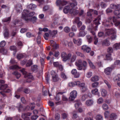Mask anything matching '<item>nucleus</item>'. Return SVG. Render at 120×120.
Returning <instances> with one entry per match:
<instances>
[{"label": "nucleus", "mask_w": 120, "mask_h": 120, "mask_svg": "<svg viewBox=\"0 0 120 120\" xmlns=\"http://www.w3.org/2000/svg\"><path fill=\"white\" fill-rule=\"evenodd\" d=\"M92 73L90 71L87 73L86 76L88 78H90L92 76Z\"/></svg>", "instance_id": "680f3d73"}, {"label": "nucleus", "mask_w": 120, "mask_h": 120, "mask_svg": "<svg viewBox=\"0 0 120 120\" xmlns=\"http://www.w3.org/2000/svg\"><path fill=\"white\" fill-rule=\"evenodd\" d=\"M96 120H103V117L101 115H98L97 116L96 118Z\"/></svg>", "instance_id": "09e8293b"}, {"label": "nucleus", "mask_w": 120, "mask_h": 120, "mask_svg": "<svg viewBox=\"0 0 120 120\" xmlns=\"http://www.w3.org/2000/svg\"><path fill=\"white\" fill-rule=\"evenodd\" d=\"M118 9L119 10H115L114 12V13L115 15L116 16L117 18H120V4H118Z\"/></svg>", "instance_id": "9b49d317"}, {"label": "nucleus", "mask_w": 120, "mask_h": 120, "mask_svg": "<svg viewBox=\"0 0 120 120\" xmlns=\"http://www.w3.org/2000/svg\"><path fill=\"white\" fill-rule=\"evenodd\" d=\"M80 89L82 93H83L86 91L88 90L87 86H86L81 88H80Z\"/></svg>", "instance_id": "f704fd0d"}, {"label": "nucleus", "mask_w": 120, "mask_h": 120, "mask_svg": "<svg viewBox=\"0 0 120 120\" xmlns=\"http://www.w3.org/2000/svg\"><path fill=\"white\" fill-rule=\"evenodd\" d=\"M101 93L103 97H105L107 95V92L104 89H102L101 90Z\"/></svg>", "instance_id": "2f4dec72"}, {"label": "nucleus", "mask_w": 120, "mask_h": 120, "mask_svg": "<svg viewBox=\"0 0 120 120\" xmlns=\"http://www.w3.org/2000/svg\"><path fill=\"white\" fill-rule=\"evenodd\" d=\"M30 92V90L28 88H25L24 89V92L26 94L29 93Z\"/></svg>", "instance_id": "3c124183"}, {"label": "nucleus", "mask_w": 120, "mask_h": 120, "mask_svg": "<svg viewBox=\"0 0 120 120\" xmlns=\"http://www.w3.org/2000/svg\"><path fill=\"white\" fill-rule=\"evenodd\" d=\"M81 49L84 52H90L91 51L90 48L86 45H83L82 46L81 48Z\"/></svg>", "instance_id": "2eb2a0df"}, {"label": "nucleus", "mask_w": 120, "mask_h": 120, "mask_svg": "<svg viewBox=\"0 0 120 120\" xmlns=\"http://www.w3.org/2000/svg\"><path fill=\"white\" fill-rule=\"evenodd\" d=\"M67 3V2L65 1H62L61 0H57L56 2V4L57 5L59 6L60 9H61L63 8L60 6H63L66 5Z\"/></svg>", "instance_id": "0eeeda50"}, {"label": "nucleus", "mask_w": 120, "mask_h": 120, "mask_svg": "<svg viewBox=\"0 0 120 120\" xmlns=\"http://www.w3.org/2000/svg\"><path fill=\"white\" fill-rule=\"evenodd\" d=\"M87 33V31H80L78 35L79 37H83L86 35Z\"/></svg>", "instance_id": "a211bd4d"}, {"label": "nucleus", "mask_w": 120, "mask_h": 120, "mask_svg": "<svg viewBox=\"0 0 120 120\" xmlns=\"http://www.w3.org/2000/svg\"><path fill=\"white\" fill-rule=\"evenodd\" d=\"M113 49V48L111 47H109L107 49L108 52H112Z\"/></svg>", "instance_id": "0e129e2a"}, {"label": "nucleus", "mask_w": 120, "mask_h": 120, "mask_svg": "<svg viewBox=\"0 0 120 120\" xmlns=\"http://www.w3.org/2000/svg\"><path fill=\"white\" fill-rule=\"evenodd\" d=\"M99 79V78L97 76H93L91 79V80L93 82L98 81Z\"/></svg>", "instance_id": "bb28decb"}, {"label": "nucleus", "mask_w": 120, "mask_h": 120, "mask_svg": "<svg viewBox=\"0 0 120 120\" xmlns=\"http://www.w3.org/2000/svg\"><path fill=\"white\" fill-rule=\"evenodd\" d=\"M102 44L103 46H109L110 45V42L107 39H106L104 40Z\"/></svg>", "instance_id": "4be33fe9"}, {"label": "nucleus", "mask_w": 120, "mask_h": 120, "mask_svg": "<svg viewBox=\"0 0 120 120\" xmlns=\"http://www.w3.org/2000/svg\"><path fill=\"white\" fill-rule=\"evenodd\" d=\"M101 16L100 15H99L93 21V26L95 27L96 28H97L98 25L100 24L99 21L101 20Z\"/></svg>", "instance_id": "9d476101"}, {"label": "nucleus", "mask_w": 120, "mask_h": 120, "mask_svg": "<svg viewBox=\"0 0 120 120\" xmlns=\"http://www.w3.org/2000/svg\"><path fill=\"white\" fill-rule=\"evenodd\" d=\"M61 77L65 79H67V78L66 75L63 72H61Z\"/></svg>", "instance_id": "69168bd1"}, {"label": "nucleus", "mask_w": 120, "mask_h": 120, "mask_svg": "<svg viewBox=\"0 0 120 120\" xmlns=\"http://www.w3.org/2000/svg\"><path fill=\"white\" fill-rule=\"evenodd\" d=\"M22 6L20 4H18L16 6V10L18 12H20L22 11Z\"/></svg>", "instance_id": "c756f323"}, {"label": "nucleus", "mask_w": 120, "mask_h": 120, "mask_svg": "<svg viewBox=\"0 0 120 120\" xmlns=\"http://www.w3.org/2000/svg\"><path fill=\"white\" fill-rule=\"evenodd\" d=\"M74 3H71L70 5L72 8L76 6L77 5V3L76 2H73Z\"/></svg>", "instance_id": "864d4df0"}, {"label": "nucleus", "mask_w": 120, "mask_h": 120, "mask_svg": "<svg viewBox=\"0 0 120 120\" xmlns=\"http://www.w3.org/2000/svg\"><path fill=\"white\" fill-rule=\"evenodd\" d=\"M49 36V34L48 33H45V34L44 37V38L46 40H48V37Z\"/></svg>", "instance_id": "bf43d9fd"}, {"label": "nucleus", "mask_w": 120, "mask_h": 120, "mask_svg": "<svg viewBox=\"0 0 120 120\" xmlns=\"http://www.w3.org/2000/svg\"><path fill=\"white\" fill-rule=\"evenodd\" d=\"M51 46H52L53 49H57L59 47L58 45L55 43L53 45L52 44Z\"/></svg>", "instance_id": "6e6d98bb"}, {"label": "nucleus", "mask_w": 120, "mask_h": 120, "mask_svg": "<svg viewBox=\"0 0 120 120\" xmlns=\"http://www.w3.org/2000/svg\"><path fill=\"white\" fill-rule=\"evenodd\" d=\"M111 54L110 53H108L106 55V58L108 60H111L112 58L111 56Z\"/></svg>", "instance_id": "4c0bfd02"}, {"label": "nucleus", "mask_w": 120, "mask_h": 120, "mask_svg": "<svg viewBox=\"0 0 120 120\" xmlns=\"http://www.w3.org/2000/svg\"><path fill=\"white\" fill-rule=\"evenodd\" d=\"M37 7L36 5L32 4H30L28 6V8L30 9L34 10Z\"/></svg>", "instance_id": "cd10ccee"}, {"label": "nucleus", "mask_w": 120, "mask_h": 120, "mask_svg": "<svg viewBox=\"0 0 120 120\" xmlns=\"http://www.w3.org/2000/svg\"><path fill=\"white\" fill-rule=\"evenodd\" d=\"M75 64L77 67L78 70H81L82 69L83 67L82 65V61L81 60H79L78 62H76Z\"/></svg>", "instance_id": "f8f14e48"}, {"label": "nucleus", "mask_w": 120, "mask_h": 120, "mask_svg": "<svg viewBox=\"0 0 120 120\" xmlns=\"http://www.w3.org/2000/svg\"><path fill=\"white\" fill-rule=\"evenodd\" d=\"M6 43L5 41H2L0 43V47H4Z\"/></svg>", "instance_id": "de8ad7c7"}, {"label": "nucleus", "mask_w": 120, "mask_h": 120, "mask_svg": "<svg viewBox=\"0 0 120 120\" xmlns=\"http://www.w3.org/2000/svg\"><path fill=\"white\" fill-rule=\"evenodd\" d=\"M8 87V85L6 84H0V90H4V92H0V93L2 95L3 97H5L6 96L4 92L9 93L11 91V90L9 89H8L6 90H4Z\"/></svg>", "instance_id": "20e7f679"}, {"label": "nucleus", "mask_w": 120, "mask_h": 120, "mask_svg": "<svg viewBox=\"0 0 120 120\" xmlns=\"http://www.w3.org/2000/svg\"><path fill=\"white\" fill-rule=\"evenodd\" d=\"M21 116L24 120H28L30 119V117L27 116L25 113L22 114Z\"/></svg>", "instance_id": "7c9ffc66"}, {"label": "nucleus", "mask_w": 120, "mask_h": 120, "mask_svg": "<svg viewBox=\"0 0 120 120\" xmlns=\"http://www.w3.org/2000/svg\"><path fill=\"white\" fill-rule=\"evenodd\" d=\"M11 17H10L3 19L2 20V22H9L11 21Z\"/></svg>", "instance_id": "393cba45"}, {"label": "nucleus", "mask_w": 120, "mask_h": 120, "mask_svg": "<svg viewBox=\"0 0 120 120\" xmlns=\"http://www.w3.org/2000/svg\"><path fill=\"white\" fill-rule=\"evenodd\" d=\"M110 117L111 118L113 119H115L117 118V115L115 113H111L110 115Z\"/></svg>", "instance_id": "37998d69"}, {"label": "nucleus", "mask_w": 120, "mask_h": 120, "mask_svg": "<svg viewBox=\"0 0 120 120\" xmlns=\"http://www.w3.org/2000/svg\"><path fill=\"white\" fill-rule=\"evenodd\" d=\"M35 14L34 12L29 13V11L27 10H24L22 13V19L25 20V19H29L28 17H32Z\"/></svg>", "instance_id": "f03ea898"}, {"label": "nucleus", "mask_w": 120, "mask_h": 120, "mask_svg": "<svg viewBox=\"0 0 120 120\" xmlns=\"http://www.w3.org/2000/svg\"><path fill=\"white\" fill-rule=\"evenodd\" d=\"M8 49L4 48H3L0 49V52H7Z\"/></svg>", "instance_id": "c03bdc74"}, {"label": "nucleus", "mask_w": 120, "mask_h": 120, "mask_svg": "<svg viewBox=\"0 0 120 120\" xmlns=\"http://www.w3.org/2000/svg\"><path fill=\"white\" fill-rule=\"evenodd\" d=\"M51 74L52 75V80L53 82H56L58 81L59 79L58 76L57 75L54 71H52L51 72Z\"/></svg>", "instance_id": "1a4fd4ad"}, {"label": "nucleus", "mask_w": 120, "mask_h": 120, "mask_svg": "<svg viewBox=\"0 0 120 120\" xmlns=\"http://www.w3.org/2000/svg\"><path fill=\"white\" fill-rule=\"evenodd\" d=\"M109 113L108 111H105L104 113L105 116V118H107L109 116Z\"/></svg>", "instance_id": "052dcab7"}, {"label": "nucleus", "mask_w": 120, "mask_h": 120, "mask_svg": "<svg viewBox=\"0 0 120 120\" xmlns=\"http://www.w3.org/2000/svg\"><path fill=\"white\" fill-rule=\"evenodd\" d=\"M88 97V96L86 94L83 95L81 98V100L83 101H85Z\"/></svg>", "instance_id": "a19ab883"}, {"label": "nucleus", "mask_w": 120, "mask_h": 120, "mask_svg": "<svg viewBox=\"0 0 120 120\" xmlns=\"http://www.w3.org/2000/svg\"><path fill=\"white\" fill-rule=\"evenodd\" d=\"M55 117L56 120H59L60 118V114L58 113L55 114Z\"/></svg>", "instance_id": "e2e57ef3"}, {"label": "nucleus", "mask_w": 120, "mask_h": 120, "mask_svg": "<svg viewBox=\"0 0 120 120\" xmlns=\"http://www.w3.org/2000/svg\"><path fill=\"white\" fill-rule=\"evenodd\" d=\"M110 7L112 9H118V5H117L113 4H111L110 5Z\"/></svg>", "instance_id": "49530a36"}, {"label": "nucleus", "mask_w": 120, "mask_h": 120, "mask_svg": "<svg viewBox=\"0 0 120 120\" xmlns=\"http://www.w3.org/2000/svg\"><path fill=\"white\" fill-rule=\"evenodd\" d=\"M33 63L32 60H29L27 62L26 66V67H29L33 64Z\"/></svg>", "instance_id": "72a5a7b5"}, {"label": "nucleus", "mask_w": 120, "mask_h": 120, "mask_svg": "<svg viewBox=\"0 0 120 120\" xmlns=\"http://www.w3.org/2000/svg\"><path fill=\"white\" fill-rule=\"evenodd\" d=\"M115 30L112 29H108L106 33V35L110 36L112 40L115 39L116 37Z\"/></svg>", "instance_id": "7ed1b4c3"}, {"label": "nucleus", "mask_w": 120, "mask_h": 120, "mask_svg": "<svg viewBox=\"0 0 120 120\" xmlns=\"http://www.w3.org/2000/svg\"><path fill=\"white\" fill-rule=\"evenodd\" d=\"M73 41L75 44H76L78 45H80L82 43V40L80 38L79 39L77 40L75 39H73Z\"/></svg>", "instance_id": "f3484780"}, {"label": "nucleus", "mask_w": 120, "mask_h": 120, "mask_svg": "<svg viewBox=\"0 0 120 120\" xmlns=\"http://www.w3.org/2000/svg\"><path fill=\"white\" fill-rule=\"evenodd\" d=\"M72 74L74 75V76L75 78H79L80 75L79 73L77 71L76 69H73L71 72Z\"/></svg>", "instance_id": "4468645a"}, {"label": "nucleus", "mask_w": 120, "mask_h": 120, "mask_svg": "<svg viewBox=\"0 0 120 120\" xmlns=\"http://www.w3.org/2000/svg\"><path fill=\"white\" fill-rule=\"evenodd\" d=\"M86 37L88 42L89 43H91L92 40V38L89 35H87L86 36Z\"/></svg>", "instance_id": "a18cd8bd"}, {"label": "nucleus", "mask_w": 120, "mask_h": 120, "mask_svg": "<svg viewBox=\"0 0 120 120\" xmlns=\"http://www.w3.org/2000/svg\"><path fill=\"white\" fill-rule=\"evenodd\" d=\"M10 69L15 70L19 69L20 68L17 65H15L10 66L9 68Z\"/></svg>", "instance_id": "a878e982"}, {"label": "nucleus", "mask_w": 120, "mask_h": 120, "mask_svg": "<svg viewBox=\"0 0 120 120\" xmlns=\"http://www.w3.org/2000/svg\"><path fill=\"white\" fill-rule=\"evenodd\" d=\"M73 10L74 9H70V6L68 5L66 6L64 8L63 12L64 13L66 14L68 13L70 11V12H71V11Z\"/></svg>", "instance_id": "ddd939ff"}, {"label": "nucleus", "mask_w": 120, "mask_h": 120, "mask_svg": "<svg viewBox=\"0 0 120 120\" xmlns=\"http://www.w3.org/2000/svg\"><path fill=\"white\" fill-rule=\"evenodd\" d=\"M26 35L27 37L29 38L31 37L34 36V35H33L30 32H28L26 34Z\"/></svg>", "instance_id": "13d9d810"}, {"label": "nucleus", "mask_w": 120, "mask_h": 120, "mask_svg": "<svg viewBox=\"0 0 120 120\" xmlns=\"http://www.w3.org/2000/svg\"><path fill=\"white\" fill-rule=\"evenodd\" d=\"M77 81L73 82H70L69 83L68 85L70 86H75L76 85L77 86Z\"/></svg>", "instance_id": "ea45409f"}, {"label": "nucleus", "mask_w": 120, "mask_h": 120, "mask_svg": "<svg viewBox=\"0 0 120 120\" xmlns=\"http://www.w3.org/2000/svg\"><path fill=\"white\" fill-rule=\"evenodd\" d=\"M98 90L97 89H95L94 90H93L91 91L92 93L96 95L97 94L98 95V96H99V94L98 92Z\"/></svg>", "instance_id": "c9c22d12"}, {"label": "nucleus", "mask_w": 120, "mask_h": 120, "mask_svg": "<svg viewBox=\"0 0 120 120\" xmlns=\"http://www.w3.org/2000/svg\"><path fill=\"white\" fill-rule=\"evenodd\" d=\"M77 95L76 91L74 90L71 92L70 94V96L69 98V100L70 101H73L76 97Z\"/></svg>", "instance_id": "6e6552de"}, {"label": "nucleus", "mask_w": 120, "mask_h": 120, "mask_svg": "<svg viewBox=\"0 0 120 120\" xmlns=\"http://www.w3.org/2000/svg\"><path fill=\"white\" fill-rule=\"evenodd\" d=\"M31 69L33 71L36 72L38 71V68L37 65H34L31 67Z\"/></svg>", "instance_id": "c85d7f7f"}, {"label": "nucleus", "mask_w": 120, "mask_h": 120, "mask_svg": "<svg viewBox=\"0 0 120 120\" xmlns=\"http://www.w3.org/2000/svg\"><path fill=\"white\" fill-rule=\"evenodd\" d=\"M49 34L51 36L53 37L55 36L57 33V30H53L52 31L50 30H49Z\"/></svg>", "instance_id": "5701e85b"}, {"label": "nucleus", "mask_w": 120, "mask_h": 120, "mask_svg": "<svg viewBox=\"0 0 120 120\" xmlns=\"http://www.w3.org/2000/svg\"><path fill=\"white\" fill-rule=\"evenodd\" d=\"M112 70V68L108 67L105 69L104 72L106 75H109L110 74Z\"/></svg>", "instance_id": "dca6fc26"}, {"label": "nucleus", "mask_w": 120, "mask_h": 120, "mask_svg": "<svg viewBox=\"0 0 120 120\" xmlns=\"http://www.w3.org/2000/svg\"><path fill=\"white\" fill-rule=\"evenodd\" d=\"M37 19L36 17L35 16H34L32 18L29 19H25V21L27 22L29 21L32 22L33 23L36 22Z\"/></svg>", "instance_id": "6ab92c4d"}, {"label": "nucleus", "mask_w": 120, "mask_h": 120, "mask_svg": "<svg viewBox=\"0 0 120 120\" xmlns=\"http://www.w3.org/2000/svg\"><path fill=\"white\" fill-rule=\"evenodd\" d=\"M77 86L80 88H81L85 86V84L84 83H81L79 81H77Z\"/></svg>", "instance_id": "473e14b6"}, {"label": "nucleus", "mask_w": 120, "mask_h": 120, "mask_svg": "<svg viewBox=\"0 0 120 120\" xmlns=\"http://www.w3.org/2000/svg\"><path fill=\"white\" fill-rule=\"evenodd\" d=\"M23 56L22 54H18L17 56V58L18 59H20L23 58Z\"/></svg>", "instance_id": "603ef678"}, {"label": "nucleus", "mask_w": 120, "mask_h": 120, "mask_svg": "<svg viewBox=\"0 0 120 120\" xmlns=\"http://www.w3.org/2000/svg\"><path fill=\"white\" fill-rule=\"evenodd\" d=\"M82 64L83 66L82 68L84 70H85L87 68V63L86 61H84L82 62Z\"/></svg>", "instance_id": "79ce46f5"}, {"label": "nucleus", "mask_w": 120, "mask_h": 120, "mask_svg": "<svg viewBox=\"0 0 120 120\" xmlns=\"http://www.w3.org/2000/svg\"><path fill=\"white\" fill-rule=\"evenodd\" d=\"M99 83L97 82H95L93 83L92 85V87H96L98 86Z\"/></svg>", "instance_id": "338daca9"}, {"label": "nucleus", "mask_w": 120, "mask_h": 120, "mask_svg": "<svg viewBox=\"0 0 120 120\" xmlns=\"http://www.w3.org/2000/svg\"><path fill=\"white\" fill-rule=\"evenodd\" d=\"M113 18V19H112L111 17H109L107 19L104 21V22L105 23V27H110L112 26L113 24L112 22V21L116 26H117L120 24V21H115L113 19L114 17Z\"/></svg>", "instance_id": "f257e3e1"}, {"label": "nucleus", "mask_w": 120, "mask_h": 120, "mask_svg": "<svg viewBox=\"0 0 120 120\" xmlns=\"http://www.w3.org/2000/svg\"><path fill=\"white\" fill-rule=\"evenodd\" d=\"M102 107L103 109L105 110H107L109 109L108 105L105 104H104Z\"/></svg>", "instance_id": "8fccbe9b"}, {"label": "nucleus", "mask_w": 120, "mask_h": 120, "mask_svg": "<svg viewBox=\"0 0 120 120\" xmlns=\"http://www.w3.org/2000/svg\"><path fill=\"white\" fill-rule=\"evenodd\" d=\"M71 56V54L69 53H62L61 57L63 58V60L66 61Z\"/></svg>", "instance_id": "423d86ee"}, {"label": "nucleus", "mask_w": 120, "mask_h": 120, "mask_svg": "<svg viewBox=\"0 0 120 120\" xmlns=\"http://www.w3.org/2000/svg\"><path fill=\"white\" fill-rule=\"evenodd\" d=\"M38 117V116L37 115H33L31 117V119L32 120H35Z\"/></svg>", "instance_id": "5fc2aeb1"}, {"label": "nucleus", "mask_w": 120, "mask_h": 120, "mask_svg": "<svg viewBox=\"0 0 120 120\" xmlns=\"http://www.w3.org/2000/svg\"><path fill=\"white\" fill-rule=\"evenodd\" d=\"M12 74L15 75L17 79H19L21 76L20 74L17 71H14L12 73Z\"/></svg>", "instance_id": "e433bc0d"}, {"label": "nucleus", "mask_w": 120, "mask_h": 120, "mask_svg": "<svg viewBox=\"0 0 120 120\" xmlns=\"http://www.w3.org/2000/svg\"><path fill=\"white\" fill-rule=\"evenodd\" d=\"M113 47L115 50H117L120 49V42L119 43H116L113 46Z\"/></svg>", "instance_id": "b1692460"}, {"label": "nucleus", "mask_w": 120, "mask_h": 120, "mask_svg": "<svg viewBox=\"0 0 120 120\" xmlns=\"http://www.w3.org/2000/svg\"><path fill=\"white\" fill-rule=\"evenodd\" d=\"M87 60L89 65L91 68H94L95 67V66L93 64V63L91 62L90 60L89 59H88Z\"/></svg>", "instance_id": "58836bf2"}, {"label": "nucleus", "mask_w": 120, "mask_h": 120, "mask_svg": "<svg viewBox=\"0 0 120 120\" xmlns=\"http://www.w3.org/2000/svg\"><path fill=\"white\" fill-rule=\"evenodd\" d=\"M113 80L114 81L117 82V83L120 82V74L116 75L114 78Z\"/></svg>", "instance_id": "412c9836"}, {"label": "nucleus", "mask_w": 120, "mask_h": 120, "mask_svg": "<svg viewBox=\"0 0 120 120\" xmlns=\"http://www.w3.org/2000/svg\"><path fill=\"white\" fill-rule=\"evenodd\" d=\"M20 71L22 73L23 75H24L25 78L33 79V77L30 73H28L27 72L25 71V68H23L20 70Z\"/></svg>", "instance_id": "39448f33"}, {"label": "nucleus", "mask_w": 120, "mask_h": 120, "mask_svg": "<svg viewBox=\"0 0 120 120\" xmlns=\"http://www.w3.org/2000/svg\"><path fill=\"white\" fill-rule=\"evenodd\" d=\"M64 31L67 33L69 32L70 31V28L68 27H66L64 28Z\"/></svg>", "instance_id": "4d7b16f0"}, {"label": "nucleus", "mask_w": 120, "mask_h": 120, "mask_svg": "<svg viewBox=\"0 0 120 120\" xmlns=\"http://www.w3.org/2000/svg\"><path fill=\"white\" fill-rule=\"evenodd\" d=\"M93 103V101L92 99L88 100L86 101V104L88 106H90Z\"/></svg>", "instance_id": "aec40b11"}, {"label": "nucleus", "mask_w": 120, "mask_h": 120, "mask_svg": "<svg viewBox=\"0 0 120 120\" xmlns=\"http://www.w3.org/2000/svg\"><path fill=\"white\" fill-rule=\"evenodd\" d=\"M71 30L73 31H76L77 30L76 27L75 26L73 25L71 28Z\"/></svg>", "instance_id": "774afa93"}]
</instances>
